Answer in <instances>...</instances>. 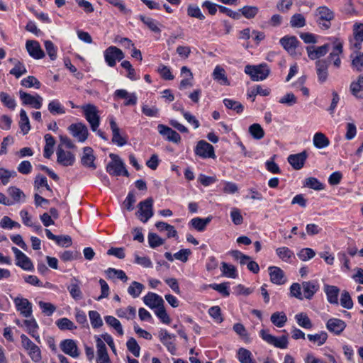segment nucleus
Returning <instances> with one entry per match:
<instances>
[{"instance_id":"f257e3e1","label":"nucleus","mask_w":363,"mask_h":363,"mask_svg":"<svg viewBox=\"0 0 363 363\" xmlns=\"http://www.w3.org/2000/svg\"><path fill=\"white\" fill-rule=\"evenodd\" d=\"M245 72L250 76L252 81H262L265 79L269 74V69L265 64L259 65H246Z\"/></svg>"},{"instance_id":"f03ea898","label":"nucleus","mask_w":363,"mask_h":363,"mask_svg":"<svg viewBox=\"0 0 363 363\" xmlns=\"http://www.w3.org/2000/svg\"><path fill=\"white\" fill-rule=\"evenodd\" d=\"M109 156L111 158V162L107 164V172H108L111 175L114 176H119L123 174L125 177H129V173L125 169V164L121 158L118 155L113 153L110 154Z\"/></svg>"},{"instance_id":"7ed1b4c3","label":"nucleus","mask_w":363,"mask_h":363,"mask_svg":"<svg viewBox=\"0 0 363 363\" xmlns=\"http://www.w3.org/2000/svg\"><path fill=\"white\" fill-rule=\"evenodd\" d=\"M84 115L90 124L91 129L96 131L100 124V117L98 114L97 107L93 104H88L82 106Z\"/></svg>"},{"instance_id":"20e7f679","label":"nucleus","mask_w":363,"mask_h":363,"mask_svg":"<svg viewBox=\"0 0 363 363\" xmlns=\"http://www.w3.org/2000/svg\"><path fill=\"white\" fill-rule=\"evenodd\" d=\"M260 336L265 342H267L269 345L274 346L275 347L285 349L288 346V338L287 336L286 335L277 337L269 334L268 333V330H261Z\"/></svg>"},{"instance_id":"39448f33","label":"nucleus","mask_w":363,"mask_h":363,"mask_svg":"<svg viewBox=\"0 0 363 363\" xmlns=\"http://www.w3.org/2000/svg\"><path fill=\"white\" fill-rule=\"evenodd\" d=\"M105 62L109 67H114L117 61H121L124 58V53L123 51L116 46H109L107 48L104 52Z\"/></svg>"},{"instance_id":"423d86ee","label":"nucleus","mask_w":363,"mask_h":363,"mask_svg":"<svg viewBox=\"0 0 363 363\" xmlns=\"http://www.w3.org/2000/svg\"><path fill=\"white\" fill-rule=\"evenodd\" d=\"M152 205L153 199L152 198H147L139 203L138 213L140 215V219L143 223H146L153 216Z\"/></svg>"},{"instance_id":"0eeeda50","label":"nucleus","mask_w":363,"mask_h":363,"mask_svg":"<svg viewBox=\"0 0 363 363\" xmlns=\"http://www.w3.org/2000/svg\"><path fill=\"white\" fill-rule=\"evenodd\" d=\"M19 96L23 105L30 106L36 109H39L42 106L43 98L38 94L33 96L25 91H20Z\"/></svg>"},{"instance_id":"6e6552de","label":"nucleus","mask_w":363,"mask_h":363,"mask_svg":"<svg viewBox=\"0 0 363 363\" xmlns=\"http://www.w3.org/2000/svg\"><path fill=\"white\" fill-rule=\"evenodd\" d=\"M73 137L79 142H84L88 137V129L85 124L77 123L71 124L68 128Z\"/></svg>"},{"instance_id":"1a4fd4ad","label":"nucleus","mask_w":363,"mask_h":363,"mask_svg":"<svg viewBox=\"0 0 363 363\" xmlns=\"http://www.w3.org/2000/svg\"><path fill=\"white\" fill-rule=\"evenodd\" d=\"M11 250L15 255L16 264L24 270L33 269V265L30 259L23 252L16 247H12Z\"/></svg>"},{"instance_id":"9d476101","label":"nucleus","mask_w":363,"mask_h":363,"mask_svg":"<svg viewBox=\"0 0 363 363\" xmlns=\"http://www.w3.org/2000/svg\"><path fill=\"white\" fill-rule=\"evenodd\" d=\"M195 153L203 158H214L216 157L213 145L205 140L198 142Z\"/></svg>"},{"instance_id":"9b49d317","label":"nucleus","mask_w":363,"mask_h":363,"mask_svg":"<svg viewBox=\"0 0 363 363\" xmlns=\"http://www.w3.org/2000/svg\"><path fill=\"white\" fill-rule=\"evenodd\" d=\"M61 350L66 354L73 357H79L80 353L76 342L72 339H66L62 340L60 344Z\"/></svg>"},{"instance_id":"f8f14e48","label":"nucleus","mask_w":363,"mask_h":363,"mask_svg":"<svg viewBox=\"0 0 363 363\" xmlns=\"http://www.w3.org/2000/svg\"><path fill=\"white\" fill-rule=\"evenodd\" d=\"M14 303L16 309L25 318H30L32 315V304L27 299L24 298L17 297L14 299Z\"/></svg>"},{"instance_id":"ddd939ff","label":"nucleus","mask_w":363,"mask_h":363,"mask_svg":"<svg viewBox=\"0 0 363 363\" xmlns=\"http://www.w3.org/2000/svg\"><path fill=\"white\" fill-rule=\"evenodd\" d=\"M330 47L329 44H325L321 46H307L306 52L308 57L312 60H318L327 54L329 51Z\"/></svg>"},{"instance_id":"4468645a","label":"nucleus","mask_w":363,"mask_h":363,"mask_svg":"<svg viewBox=\"0 0 363 363\" xmlns=\"http://www.w3.org/2000/svg\"><path fill=\"white\" fill-rule=\"evenodd\" d=\"M157 130L159 133L163 137H165L166 140L169 142L179 143L181 141L180 135L165 125L159 124L157 126Z\"/></svg>"},{"instance_id":"2eb2a0df","label":"nucleus","mask_w":363,"mask_h":363,"mask_svg":"<svg viewBox=\"0 0 363 363\" xmlns=\"http://www.w3.org/2000/svg\"><path fill=\"white\" fill-rule=\"evenodd\" d=\"M26 48L29 55L34 59L40 60L45 57L44 51L42 50L40 43L36 40H27Z\"/></svg>"},{"instance_id":"dca6fc26","label":"nucleus","mask_w":363,"mask_h":363,"mask_svg":"<svg viewBox=\"0 0 363 363\" xmlns=\"http://www.w3.org/2000/svg\"><path fill=\"white\" fill-rule=\"evenodd\" d=\"M307 157V152L303 151L300 153L290 155L287 161L294 169L299 170L304 166Z\"/></svg>"},{"instance_id":"f3484780","label":"nucleus","mask_w":363,"mask_h":363,"mask_svg":"<svg viewBox=\"0 0 363 363\" xmlns=\"http://www.w3.org/2000/svg\"><path fill=\"white\" fill-rule=\"evenodd\" d=\"M110 127L112 131V143L118 146H123L127 143V139L121 135L120 128H118L115 119L112 117L110 118Z\"/></svg>"},{"instance_id":"a211bd4d","label":"nucleus","mask_w":363,"mask_h":363,"mask_svg":"<svg viewBox=\"0 0 363 363\" xmlns=\"http://www.w3.org/2000/svg\"><path fill=\"white\" fill-rule=\"evenodd\" d=\"M57 162L62 166H71L75 161L74 155L69 151H65L60 146L57 150Z\"/></svg>"},{"instance_id":"6ab92c4d","label":"nucleus","mask_w":363,"mask_h":363,"mask_svg":"<svg viewBox=\"0 0 363 363\" xmlns=\"http://www.w3.org/2000/svg\"><path fill=\"white\" fill-rule=\"evenodd\" d=\"M175 336L170 334L167 330L162 329L159 332V338L162 343L166 346L167 350L172 354H174L176 352V346L172 341V339H174Z\"/></svg>"},{"instance_id":"aec40b11","label":"nucleus","mask_w":363,"mask_h":363,"mask_svg":"<svg viewBox=\"0 0 363 363\" xmlns=\"http://www.w3.org/2000/svg\"><path fill=\"white\" fill-rule=\"evenodd\" d=\"M280 44L291 55H296V49L299 43L295 36L286 35L280 39Z\"/></svg>"},{"instance_id":"412c9836","label":"nucleus","mask_w":363,"mask_h":363,"mask_svg":"<svg viewBox=\"0 0 363 363\" xmlns=\"http://www.w3.org/2000/svg\"><path fill=\"white\" fill-rule=\"evenodd\" d=\"M97 348L96 363H111L105 343L99 337L96 340Z\"/></svg>"},{"instance_id":"4be33fe9","label":"nucleus","mask_w":363,"mask_h":363,"mask_svg":"<svg viewBox=\"0 0 363 363\" xmlns=\"http://www.w3.org/2000/svg\"><path fill=\"white\" fill-rule=\"evenodd\" d=\"M315 68L319 82H325L328 77V62L325 60H318L315 62Z\"/></svg>"},{"instance_id":"5701e85b","label":"nucleus","mask_w":363,"mask_h":363,"mask_svg":"<svg viewBox=\"0 0 363 363\" xmlns=\"http://www.w3.org/2000/svg\"><path fill=\"white\" fill-rule=\"evenodd\" d=\"M95 156L94 150L91 147H85L83 148V155L81 158L82 164L89 168L95 169L96 166L94 163Z\"/></svg>"},{"instance_id":"b1692460","label":"nucleus","mask_w":363,"mask_h":363,"mask_svg":"<svg viewBox=\"0 0 363 363\" xmlns=\"http://www.w3.org/2000/svg\"><path fill=\"white\" fill-rule=\"evenodd\" d=\"M143 301L145 305H147L150 308H158V307L164 305V300L159 295L149 292L146 296L143 298Z\"/></svg>"},{"instance_id":"393cba45","label":"nucleus","mask_w":363,"mask_h":363,"mask_svg":"<svg viewBox=\"0 0 363 363\" xmlns=\"http://www.w3.org/2000/svg\"><path fill=\"white\" fill-rule=\"evenodd\" d=\"M326 328L329 331L339 335L346 328V323L338 318H330L327 322Z\"/></svg>"},{"instance_id":"a878e982","label":"nucleus","mask_w":363,"mask_h":363,"mask_svg":"<svg viewBox=\"0 0 363 363\" xmlns=\"http://www.w3.org/2000/svg\"><path fill=\"white\" fill-rule=\"evenodd\" d=\"M303 296L306 299H311L319 289V285L314 281H303L302 283Z\"/></svg>"},{"instance_id":"bb28decb","label":"nucleus","mask_w":363,"mask_h":363,"mask_svg":"<svg viewBox=\"0 0 363 363\" xmlns=\"http://www.w3.org/2000/svg\"><path fill=\"white\" fill-rule=\"evenodd\" d=\"M269 276L270 280L272 283L281 285L284 283V271L278 267H269Z\"/></svg>"},{"instance_id":"cd10ccee","label":"nucleus","mask_w":363,"mask_h":363,"mask_svg":"<svg viewBox=\"0 0 363 363\" xmlns=\"http://www.w3.org/2000/svg\"><path fill=\"white\" fill-rule=\"evenodd\" d=\"M324 291L326 294L328 301L331 304L338 305L339 288L335 286L325 285Z\"/></svg>"},{"instance_id":"c85d7f7f","label":"nucleus","mask_w":363,"mask_h":363,"mask_svg":"<svg viewBox=\"0 0 363 363\" xmlns=\"http://www.w3.org/2000/svg\"><path fill=\"white\" fill-rule=\"evenodd\" d=\"M350 89L356 98L363 99V75H359L357 82H352Z\"/></svg>"},{"instance_id":"c756f323","label":"nucleus","mask_w":363,"mask_h":363,"mask_svg":"<svg viewBox=\"0 0 363 363\" xmlns=\"http://www.w3.org/2000/svg\"><path fill=\"white\" fill-rule=\"evenodd\" d=\"M213 79L217 81L221 85H229L230 82L225 74V69L220 67L216 66L213 72Z\"/></svg>"},{"instance_id":"7c9ffc66","label":"nucleus","mask_w":363,"mask_h":363,"mask_svg":"<svg viewBox=\"0 0 363 363\" xmlns=\"http://www.w3.org/2000/svg\"><path fill=\"white\" fill-rule=\"evenodd\" d=\"M270 320L277 328H282L287 322V316L283 311L274 312L270 317Z\"/></svg>"},{"instance_id":"2f4dec72","label":"nucleus","mask_w":363,"mask_h":363,"mask_svg":"<svg viewBox=\"0 0 363 363\" xmlns=\"http://www.w3.org/2000/svg\"><path fill=\"white\" fill-rule=\"evenodd\" d=\"M115 96L121 99H126L128 97V99L125 101L124 103L125 106H130L135 105L137 103V97L135 94H129L128 91L125 89H118L114 93Z\"/></svg>"},{"instance_id":"473e14b6","label":"nucleus","mask_w":363,"mask_h":363,"mask_svg":"<svg viewBox=\"0 0 363 363\" xmlns=\"http://www.w3.org/2000/svg\"><path fill=\"white\" fill-rule=\"evenodd\" d=\"M313 143L315 147L323 149L330 145L329 139L323 133H316L313 138Z\"/></svg>"},{"instance_id":"72a5a7b5","label":"nucleus","mask_w":363,"mask_h":363,"mask_svg":"<svg viewBox=\"0 0 363 363\" xmlns=\"http://www.w3.org/2000/svg\"><path fill=\"white\" fill-rule=\"evenodd\" d=\"M211 217H207L206 218L196 217L191 220L190 224L194 228L201 232L206 229L207 225L211 221Z\"/></svg>"},{"instance_id":"f704fd0d","label":"nucleus","mask_w":363,"mask_h":363,"mask_svg":"<svg viewBox=\"0 0 363 363\" xmlns=\"http://www.w3.org/2000/svg\"><path fill=\"white\" fill-rule=\"evenodd\" d=\"M77 282L78 281L76 279H73L71 284L67 286L70 296L77 301L82 298V292Z\"/></svg>"},{"instance_id":"c9c22d12","label":"nucleus","mask_w":363,"mask_h":363,"mask_svg":"<svg viewBox=\"0 0 363 363\" xmlns=\"http://www.w3.org/2000/svg\"><path fill=\"white\" fill-rule=\"evenodd\" d=\"M19 128L23 135H26L30 130L29 118L24 109H21L20 111Z\"/></svg>"},{"instance_id":"e433bc0d","label":"nucleus","mask_w":363,"mask_h":363,"mask_svg":"<svg viewBox=\"0 0 363 363\" xmlns=\"http://www.w3.org/2000/svg\"><path fill=\"white\" fill-rule=\"evenodd\" d=\"M248 132L255 140H261L265 135L264 129L259 123H253L250 125Z\"/></svg>"},{"instance_id":"4c0bfd02","label":"nucleus","mask_w":363,"mask_h":363,"mask_svg":"<svg viewBox=\"0 0 363 363\" xmlns=\"http://www.w3.org/2000/svg\"><path fill=\"white\" fill-rule=\"evenodd\" d=\"M34 187L37 191H40V189L45 187L48 191L52 193V189L50 187L47 178L43 174H38L36 175L34 180Z\"/></svg>"},{"instance_id":"58836bf2","label":"nucleus","mask_w":363,"mask_h":363,"mask_svg":"<svg viewBox=\"0 0 363 363\" xmlns=\"http://www.w3.org/2000/svg\"><path fill=\"white\" fill-rule=\"evenodd\" d=\"M185 72H187V77L183 79L181 81L180 85H179L180 89H184L187 88L188 86H192L191 81L193 79V74L187 67L183 66L181 68V74L184 75L185 74Z\"/></svg>"},{"instance_id":"ea45409f","label":"nucleus","mask_w":363,"mask_h":363,"mask_svg":"<svg viewBox=\"0 0 363 363\" xmlns=\"http://www.w3.org/2000/svg\"><path fill=\"white\" fill-rule=\"evenodd\" d=\"M139 18L152 32L156 33H160L161 32L160 28L158 27V23L153 18L143 15H140Z\"/></svg>"},{"instance_id":"a19ab883","label":"nucleus","mask_w":363,"mask_h":363,"mask_svg":"<svg viewBox=\"0 0 363 363\" xmlns=\"http://www.w3.org/2000/svg\"><path fill=\"white\" fill-rule=\"evenodd\" d=\"M116 315L119 318H125L127 320L133 319L136 315V310L133 306H128L127 308H119L116 311Z\"/></svg>"},{"instance_id":"79ce46f5","label":"nucleus","mask_w":363,"mask_h":363,"mask_svg":"<svg viewBox=\"0 0 363 363\" xmlns=\"http://www.w3.org/2000/svg\"><path fill=\"white\" fill-rule=\"evenodd\" d=\"M238 357L241 363H255L251 352L242 347L238 350Z\"/></svg>"},{"instance_id":"37998d69","label":"nucleus","mask_w":363,"mask_h":363,"mask_svg":"<svg viewBox=\"0 0 363 363\" xmlns=\"http://www.w3.org/2000/svg\"><path fill=\"white\" fill-rule=\"evenodd\" d=\"M48 111L52 115L65 114V108L57 100L51 101L48 106Z\"/></svg>"},{"instance_id":"c03bdc74","label":"nucleus","mask_w":363,"mask_h":363,"mask_svg":"<svg viewBox=\"0 0 363 363\" xmlns=\"http://www.w3.org/2000/svg\"><path fill=\"white\" fill-rule=\"evenodd\" d=\"M55 323L61 330H74L77 329L75 324L67 318H60L55 322Z\"/></svg>"},{"instance_id":"a18cd8bd","label":"nucleus","mask_w":363,"mask_h":363,"mask_svg":"<svg viewBox=\"0 0 363 363\" xmlns=\"http://www.w3.org/2000/svg\"><path fill=\"white\" fill-rule=\"evenodd\" d=\"M316 14L320 21H331L334 18L332 11L327 6H320L316 10Z\"/></svg>"},{"instance_id":"49530a36","label":"nucleus","mask_w":363,"mask_h":363,"mask_svg":"<svg viewBox=\"0 0 363 363\" xmlns=\"http://www.w3.org/2000/svg\"><path fill=\"white\" fill-rule=\"evenodd\" d=\"M223 104L227 108L233 110L237 113H241L244 110L243 105L238 101L225 99L223 100Z\"/></svg>"},{"instance_id":"de8ad7c7","label":"nucleus","mask_w":363,"mask_h":363,"mask_svg":"<svg viewBox=\"0 0 363 363\" xmlns=\"http://www.w3.org/2000/svg\"><path fill=\"white\" fill-rule=\"evenodd\" d=\"M295 319L297 323L302 328L310 329L313 327L311 320L308 316L304 313H300L296 315Z\"/></svg>"},{"instance_id":"09e8293b","label":"nucleus","mask_w":363,"mask_h":363,"mask_svg":"<svg viewBox=\"0 0 363 363\" xmlns=\"http://www.w3.org/2000/svg\"><path fill=\"white\" fill-rule=\"evenodd\" d=\"M277 256L284 262H289L294 256V252L286 247H279L276 250Z\"/></svg>"},{"instance_id":"8fccbe9b","label":"nucleus","mask_w":363,"mask_h":363,"mask_svg":"<svg viewBox=\"0 0 363 363\" xmlns=\"http://www.w3.org/2000/svg\"><path fill=\"white\" fill-rule=\"evenodd\" d=\"M105 321L109 326L113 328L118 335H123V330L121 323L117 318L111 315H107L105 317Z\"/></svg>"},{"instance_id":"3c124183","label":"nucleus","mask_w":363,"mask_h":363,"mask_svg":"<svg viewBox=\"0 0 363 363\" xmlns=\"http://www.w3.org/2000/svg\"><path fill=\"white\" fill-rule=\"evenodd\" d=\"M333 51L330 53L328 59H334L335 56H339L343 51V43L338 38L333 40Z\"/></svg>"},{"instance_id":"603ef678","label":"nucleus","mask_w":363,"mask_h":363,"mask_svg":"<svg viewBox=\"0 0 363 363\" xmlns=\"http://www.w3.org/2000/svg\"><path fill=\"white\" fill-rule=\"evenodd\" d=\"M145 286L143 284L134 281L128 288V292L133 298H137L140 296Z\"/></svg>"},{"instance_id":"864d4df0","label":"nucleus","mask_w":363,"mask_h":363,"mask_svg":"<svg viewBox=\"0 0 363 363\" xmlns=\"http://www.w3.org/2000/svg\"><path fill=\"white\" fill-rule=\"evenodd\" d=\"M352 67L357 72L363 71V52H357L354 56L351 55Z\"/></svg>"},{"instance_id":"5fc2aeb1","label":"nucleus","mask_w":363,"mask_h":363,"mask_svg":"<svg viewBox=\"0 0 363 363\" xmlns=\"http://www.w3.org/2000/svg\"><path fill=\"white\" fill-rule=\"evenodd\" d=\"M307 337L311 342L316 343L318 346H321L326 342L328 334L325 332H320L315 335L308 334Z\"/></svg>"},{"instance_id":"6e6d98bb","label":"nucleus","mask_w":363,"mask_h":363,"mask_svg":"<svg viewBox=\"0 0 363 363\" xmlns=\"http://www.w3.org/2000/svg\"><path fill=\"white\" fill-rule=\"evenodd\" d=\"M89 317L91 326L94 328H99L103 325L101 317L96 311H90L89 312Z\"/></svg>"},{"instance_id":"4d7b16f0","label":"nucleus","mask_w":363,"mask_h":363,"mask_svg":"<svg viewBox=\"0 0 363 363\" xmlns=\"http://www.w3.org/2000/svg\"><path fill=\"white\" fill-rule=\"evenodd\" d=\"M220 270L223 274L227 277L233 279L237 277L236 268L233 265L222 262Z\"/></svg>"},{"instance_id":"13d9d810","label":"nucleus","mask_w":363,"mask_h":363,"mask_svg":"<svg viewBox=\"0 0 363 363\" xmlns=\"http://www.w3.org/2000/svg\"><path fill=\"white\" fill-rule=\"evenodd\" d=\"M259 9L257 6H245L240 9V13L246 18H254L258 13Z\"/></svg>"},{"instance_id":"bf43d9fd","label":"nucleus","mask_w":363,"mask_h":363,"mask_svg":"<svg viewBox=\"0 0 363 363\" xmlns=\"http://www.w3.org/2000/svg\"><path fill=\"white\" fill-rule=\"evenodd\" d=\"M0 100L7 108L10 109H14L16 107V101L9 94L6 92L0 93Z\"/></svg>"},{"instance_id":"052dcab7","label":"nucleus","mask_w":363,"mask_h":363,"mask_svg":"<svg viewBox=\"0 0 363 363\" xmlns=\"http://www.w3.org/2000/svg\"><path fill=\"white\" fill-rule=\"evenodd\" d=\"M147 238L150 247L152 248H155L157 247L161 246L164 242V240L162 238H161L157 234L154 233H150L148 234Z\"/></svg>"},{"instance_id":"680f3d73","label":"nucleus","mask_w":363,"mask_h":363,"mask_svg":"<svg viewBox=\"0 0 363 363\" xmlns=\"http://www.w3.org/2000/svg\"><path fill=\"white\" fill-rule=\"evenodd\" d=\"M128 350L136 357L140 356V347L134 337H130L126 343Z\"/></svg>"},{"instance_id":"e2e57ef3","label":"nucleus","mask_w":363,"mask_h":363,"mask_svg":"<svg viewBox=\"0 0 363 363\" xmlns=\"http://www.w3.org/2000/svg\"><path fill=\"white\" fill-rule=\"evenodd\" d=\"M21 85L26 88L35 87V89H39L40 87V82L34 76H28L21 81Z\"/></svg>"},{"instance_id":"0e129e2a","label":"nucleus","mask_w":363,"mask_h":363,"mask_svg":"<svg viewBox=\"0 0 363 363\" xmlns=\"http://www.w3.org/2000/svg\"><path fill=\"white\" fill-rule=\"evenodd\" d=\"M157 72L161 77L165 80H172L174 78L170 68L163 64L159 65Z\"/></svg>"},{"instance_id":"69168bd1","label":"nucleus","mask_w":363,"mask_h":363,"mask_svg":"<svg viewBox=\"0 0 363 363\" xmlns=\"http://www.w3.org/2000/svg\"><path fill=\"white\" fill-rule=\"evenodd\" d=\"M15 66L10 70V74L14 75L16 78H19L21 75L27 72L26 68L20 61L15 60Z\"/></svg>"},{"instance_id":"338daca9","label":"nucleus","mask_w":363,"mask_h":363,"mask_svg":"<svg viewBox=\"0 0 363 363\" xmlns=\"http://www.w3.org/2000/svg\"><path fill=\"white\" fill-rule=\"evenodd\" d=\"M290 24L294 28H302L306 25L305 18L302 14H294L291 18Z\"/></svg>"},{"instance_id":"774afa93","label":"nucleus","mask_w":363,"mask_h":363,"mask_svg":"<svg viewBox=\"0 0 363 363\" xmlns=\"http://www.w3.org/2000/svg\"><path fill=\"white\" fill-rule=\"evenodd\" d=\"M340 305L347 309H351L353 307V301L348 291H344L341 294Z\"/></svg>"}]
</instances>
